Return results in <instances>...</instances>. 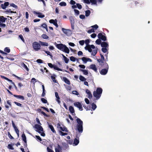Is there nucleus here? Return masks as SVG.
Returning <instances> with one entry per match:
<instances>
[{
    "label": "nucleus",
    "mask_w": 152,
    "mask_h": 152,
    "mask_svg": "<svg viewBox=\"0 0 152 152\" xmlns=\"http://www.w3.org/2000/svg\"><path fill=\"white\" fill-rule=\"evenodd\" d=\"M54 45H55L56 46L58 49L67 53L68 54L69 53V49L65 45L61 43L57 44L56 42L54 43Z\"/></svg>",
    "instance_id": "nucleus-1"
},
{
    "label": "nucleus",
    "mask_w": 152,
    "mask_h": 152,
    "mask_svg": "<svg viewBox=\"0 0 152 152\" xmlns=\"http://www.w3.org/2000/svg\"><path fill=\"white\" fill-rule=\"evenodd\" d=\"M54 45H55L56 46L58 49L67 53L68 54L69 53V49L65 45L61 43L57 44L56 42L54 43Z\"/></svg>",
    "instance_id": "nucleus-2"
},
{
    "label": "nucleus",
    "mask_w": 152,
    "mask_h": 152,
    "mask_svg": "<svg viewBox=\"0 0 152 152\" xmlns=\"http://www.w3.org/2000/svg\"><path fill=\"white\" fill-rule=\"evenodd\" d=\"M102 67L104 69H102L99 71L100 73L102 75H105L107 74L109 69V66L106 63L103 64L102 65Z\"/></svg>",
    "instance_id": "nucleus-3"
},
{
    "label": "nucleus",
    "mask_w": 152,
    "mask_h": 152,
    "mask_svg": "<svg viewBox=\"0 0 152 152\" xmlns=\"http://www.w3.org/2000/svg\"><path fill=\"white\" fill-rule=\"evenodd\" d=\"M102 89L100 88H97L96 90V100L99 99L100 97L102 92Z\"/></svg>",
    "instance_id": "nucleus-4"
},
{
    "label": "nucleus",
    "mask_w": 152,
    "mask_h": 152,
    "mask_svg": "<svg viewBox=\"0 0 152 152\" xmlns=\"http://www.w3.org/2000/svg\"><path fill=\"white\" fill-rule=\"evenodd\" d=\"M34 128L37 129L36 130V131L39 133H41V131L42 132L44 131L41 125L36 124L34 126Z\"/></svg>",
    "instance_id": "nucleus-5"
},
{
    "label": "nucleus",
    "mask_w": 152,
    "mask_h": 152,
    "mask_svg": "<svg viewBox=\"0 0 152 152\" xmlns=\"http://www.w3.org/2000/svg\"><path fill=\"white\" fill-rule=\"evenodd\" d=\"M34 49L35 51H38L40 49L41 46L40 44L38 42H35L33 43L32 44Z\"/></svg>",
    "instance_id": "nucleus-6"
},
{
    "label": "nucleus",
    "mask_w": 152,
    "mask_h": 152,
    "mask_svg": "<svg viewBox=\"0 0 152 152\" xmlns=\"http://www.w3.org/2000/svg\"><path fill=\"white\" fill-rule=\"evenodd\" d=\"M74 105L78 108L80 110H82L83 108L81 104L79 102H75L74 103Z\"/></svg>",
    "instance_id": "nucleus-7"
},
{
    "label": "nucleus",
    "mask_w": 152,
    "mask_h": 152,
    "mask_svg": "<svg viewBox=\"0 0 152 152\" xmlns=\"http://www.w3.org/2000/svg\"><path fill=\"white\" fill-rule=\"evenodd\" d=\"M98 38L101 39L102 40L105 41L106 40V38L105 36L103 35L101 33H99L97 35Z\"/></svg>",
    "instance_id": "nucleus-8"
},
{
    "label": "nucleus",
    "mask_w": 152,
    "mask_h": 152,
    "mask_svg": "<svg viewBox=\"0 0 152 152\" xmlns=\"http://www.w3.org/2000/svg\"><path fill=\"white\" fill-rule=\"evenodd\" d=\"M49 22L50 23H53L57 28L58 27V25L57 23V20L56 19H51L49 20Z\"/></svg>",
    "instance_id": "nucleus-9"
},
{
    "label": "nucleus",
    "mask_w": 152,
    "mask_h": 152,
    "mask_svg": "<svg viewBox=\"0 0 152 152\" xmlns=\"http://www.w3.org/2000/svg\"><path fill=\"white\" fill-rule=\"evenodd\" d=\"M77 128L78 132L81 133L83 131V125H77Z\"/></svg>",
    "instance_id": "nucleus-10"
},
{
    "label": "nucleus",
    "mask_w": 152,
    "mask_h": 152,
    "mask_svg": "<svg viewBox=\"0 0 152 152\" xmlns=\"http://www.w3.org/2000/svg\"><path fill=\"white\" fill-rule=\"evenodd\" d=\"M9 3L8 2H6L4 4H1V7L3 9L5 10L9 6Z\"/></svg>",
    "instance_id": "nucleus-11"
},
{
    "label": "nucleus",
    "mask_w": 152,
    "mask_h": 152,
    "mask_svg": "<svg viewBox=\"0 0 152 152\" xmlns=\"http://www.w3.org/2000/svg\"><path fill=\"white\" fill-rule=\"evenodd\" d=\"M108 48H102V50L104 53L107 52V54L105 55V56L106 57L107 59V54H108Z\"/></svg>",
    "instance_id": "nucleus-12"
},
{
    "label": "nucleus",
    "mask_w": 152,
    "mask_h": 152,
    "mask_svg": "<svg viewBox=\"0 0 152 152\" xmlns=\"http://www.w3.org/2000/svg\"><path fill=\"white\" fill-rule=\"evenodd\" d=\"M53 69L55 70H57L58 71H63L64 72H67L69 73V71H67L66 70H62L60 68H59L57 67V66L56 65H54L53 67Z\"/></svg>",
    "instance_id": "nucleus-13"
},
{
    "label": "nucleus",
    "mask_w": 152,
    "mask_h": 152,
    "mask_svg": "<svg viewBox=\"0 0 152 152\" xmlns=\"http://www.w3.org/2000/svg\"><path fill=\"white\" fill-rule=\"evenodd\" d=\"M79 137L75 138L74 140L73 143V146H76L77 145L79 142Z\"/></svg>",
    "instance_id": "nucleus-14"
},
{
    "label": "nucleus",
    "mask_w": 152,
    "mask_h": 152,
    "mask_svg": "<svg viewBox=\"0 0 152 152\" xmlns=\"http://www.w3.org/2000/svg\"><path fill=\"white\" fill-rule=\"evenodd\" d=\"M55 152H62V148L58 144L57 147L55 148Z\"/></svg>",
    "instance_id": "nucleus-15"
},
{
    "label": "nucleus",
    "mask_w": 152,
    "mask_h": 152,
    "mask_svg": "<svg viewBox=\"0 0 152 152\" xmlns=\"http://www.w3.org/2000/svg\"><path fill=\"white\" fill-rule=\"evenodd\" d=\"M82 61L84 63H86L87 61H89L90 62L92 61V60L89 58H87L85 57H83L81 58Z\"/></svg>",
    "instance_id": "nucleus-16"
},
{
    "label": "nucleus",
    "mask_w": 152,
    "mask_h": 152,
    "mask_svg": "<svg viewBox=\"0 0 152 152\" xmlns=\"http://www.w3.org/2000/svg\"><path fill=\"white\" fill-rule=\"evenodd\" d=\"M13 96L17 99H20L23 101L25 99L24 97L21 95H17L16 94H14Z\"/></svg>",
    "instance_id": "nucleus-17"
},
{
    "label": "nucleus",
    "mask_w": 152,
    "mask_h": 152,
    "mask_svg": "<svg viewBox=\"0 0 152 152\" xmlns=\"http://www.w3.org/2000/svg\"><path fill=\"white\" fill-rule=\"evenodd\" d=\"M69 110L72 115H75V111L73 107L72 106H70L69 107Z\"/></svg>",
    "instance_id": "nucleus-18"
},
{
    "label": "nucleus",
    "mask_w": 152,
    "mask_h": 152,
    "mask_svg": "<svg viewBox=\"0 0 152 152\" xmlns=\"http://www.w3.org/2000/svg\"><path fill=\"white\" fill-rule=\"evenodd\" d=\"M101 46L102 48H108L109 45L108 43L106 42H102L101 44Z\"/></svg>",
    "instance_id": "nucleus-19"
},
{
    "label": "nucleus",
    "mask_w": 152,
    "mask_h": 152,
    "mask_svg": "<svg viewBox=\"0 0 152 152\" xmlns=\"http://www.w3.org/2000/svg\"><path fill=\"white\" fill-rule=\"evenodd\" d=\"M86 92L88 95V97L89 99H91L92 97V95L90 91L88 89H87L86 90Z\"/></svg>",
    "instance_id": "nucleus-20"
},
{
    "label": "nucleus",
    "mask_w": 152,
    "mask_h": 152,
    "mask_svg": "<svg viewBox=\"0 0 152 152\" xmlns=\"http://www.w3.org/2000/svg\"><path fill=\"white\" fill-rule=\"evenodd\" d=\"M63 80L67 84L69 85L70 84V81L66 77H63Z\"/></svg>",
    "instance_id": "nucleus-21"
},
{
    "label": "nucleus",
    "mask_w": 152,
    "mask_h": 152,
    "mask_svg": "<svg viewBox=\"0 0 152 152\" xmlns=\"http://www.w3.org/2000/svg\"><path fill=\"white\" fill-rule=\"evenodd\" d=\"M7 19V18H5L3 16L0 15V22L5 23Z\"/></svg>",
    "instance_id": "nucleus-22"
},
{
    "label": "nucleus",
    "mask_w": 152,
    "mask_h": 152,
    "mask_svg": "<svg viewBox=\"0 0 152 152\" xmlns=\"http://www.w3.org/2000/svg\"><path fill=\"white\" fill-rule=\"evenodd\" d=\"M7 103L9 105V106L7 105H5V107L8 109L9 108V107H12V105L11 104V100H8L7 101Z\"/></svg>",
    "instance_id": "nucleus-23"
},
{
    "label": "nucleus",
    "mask_w": 152,
    "mask_h": 152,
    "mask_svg": "<svg viewBox=\"0 0 152 152\" xmlns=\"http://www.w3.org/2000/svg\"><path fill=\"white\" fill-rule=\"evenodd\" d=\"M48 127L50 129L51 131L53 132L55 134H56V132L55 129H54L53 126L52 125L49 124Z\"/></svg>",
    "instance_id": "nucleus-24"
},
{
    "label": "nucleus",
    "mask_w": 152,
    "mask_h": 152,
    "mask_svg": "<svg viewBox=\"0 0 152 152\" xmlns=\"http://www.w3.org/2000/svg\"><path fill=\"white\" fill-rule=\"evenodd\" d=\"M55 96L56 98V101L58 102V103L59 104L61 102L59 100L60 98L59 96L58 92H55Z\"/></svg>",
    "instance_id": "nucleus-25"
},
{
    "label": "nucleus",
    "mask_w": 152,
    "mask_h": 152,
    "mask_svg": "<svg viewBox=\"0 0 152 152\" xmlns=\"http://www.w3.org/2000/svg\"><path fill=\"white\" fill-rule=\"evenodd\" d=\"M56 75L55 74H53V75H51V79L52 80L53 82L55 83H57L58 82L57 81L56 79Z\"/></svg>",
    "instance_id": "nucleus-26"
},
{
    "label": "nucleus",
    "mask_w": 152,
    "mask_h": 152,
    "mask_svg": "<svg viewBox=\"0 0 152 152\" xmlns=\"http://www.w3.org/2000/svg\"><path fill=\"white\" fill-rule=\"evenodd\" d=\"M76 121L77 123V125H83V122L80 120V119L78 118H77L76 119Z\"/></svg>",
    "instance_id": "nucleus-27"
},
{
    "label": "nucleus",
    "mask_w": 152,
    "mask_h": 152,
    "mask_svg": "<svg viewBox=\"0 0 152 152\" xmlns=\"http://www.w3.org/2000/svg\"><path fill=\"white\" fill-rule=\"evenodd\" d=\"M5 13L7 14L12 13H16V12H14L11 11L10 9H8L6 10L5 11Z\"/></svg>",
    "instance_id": "nucleus-28"
},
{
    "label": "nucleus",
    "mask_w": 152,
    "mask_h": 152,
    "mask_svg": "<svg viewBox=\"0 0 152 152\" xmlns=\"http://www.w3.org/2000/svg\"><path fill=\"white\" fill-rule=\"evenodd\" d=\"M91 27L93 28L88 30L87 32L89 34L94 32V28H95V25L91 26Z\"/></svg>",
    "instance_id": "nucleus-29"
},
{
    "label": "nucleus",
    "mask_w": 152,
    "mask_h": 152,
    "mask_svg": "<svg viewBox=\"0 0 152 152\" xmlns=\"http://www.w3.org/2000/svg\"><path fill=\"white\" fill-rule=\"evenodd\" d=\"M69 19L71 24H72L75 23V20L73 17L72 16H70L69 17Z\"/></svg>",
    "instance_id": "nucleus-30"
},
{
    "label": "nucleus",
    "mask_w": 152,
    "mask_h": 152,
    "mask_svg": "<svg viewBox=\"0 0 152 152\" xmlns=\"http://www.w3.org/2000/svg\"><path fill=\"white\" fill-rule=\"evenodd\" d=\"M21 137L22 138V139L23 141L24 142H26V137L25 134L23 133L21 135Z\"/></svg>",
    "instance_id": "nucleus-31"
},
{
    "label": "nucleus",
    "mask_w": 152,
    "mask_h": 152,
    "mask_svg": "<svg viewBox=\"0 0 152 152\" xmlns=\"http://www.w3.org/2000/svg\"><path fill=\"white\" fill-rule=\"evenodd\" d=\"M85 49L86 50H88L90 52H91L92 51V49L90 47V45H88L85 47Z\"/></svg>",
    "instance_id": "nucleus-32"
},
{
    "label": "nucleus",
    "mask_w": 152,
    "mask_h": 152,
    "mask_svg": "<svg viewBox=\"0 0 152 152\" xmlns=\"http://www.w3.org/2000/svg\"><path fill=\"white\" fill-rule=\"evenodd\" d=\"M61 130L63 132H68V130H67V128L65 126H64L63 127H60Z\"/></svg>",
    "instance_id": "nucleus-33"
},
{
    "label": "nucleus",
    "mask_w": 152,
    "mask_h": 152,
    "mask_svg": "<svg viewBox=\"0 0 152 152\" xmlns=\"http://www.w3.org/2000/svg\"><path fill=\"white\" fill-rule=\"evenodd\" d=\"M14 145V144H13L12 145L11 144H8L7 146L8 148L10 149L13 150L14 148H13L12 145Z\"/></svg>",
    "instance_id": "nucleus-34"
},
{
    "label": "nucleus",
    "mask_w": 152,
    "mask_h": 152,
    "mask_svg": "<svg viewBox=\"0 0 152 152\" xmlns=\"http://www.w3.org/2000/svg\"><path fill=\"white\" fill-rule=\"evenodd\" d=\"M62 30L64 33L66 34H67L68 32L69 31V30L68 29H66L64 28H62Z\"/></svg>",
    "instance_id": "nucleus-35"
},
{
    "label": "nucleus",
    "mask_w": 152,
    "mask_h": 152,
    "mask_svg": "<svg viewBox=\"0 0 152 152\" xmlns=\"http://www.w3.org/2000/svg\"><path fill=\"white\" fill-rule=\"evenodd\" d=\"M40 43L42 46H48L49 45L48 43L47 42L40 41Z\"/></svg>",
    "instance_id": "nucleus-36"
},
{
    "label": "nucleus",
    "mask_w": 152,
    "mask_h": 152,
    "mask_svg": "<svg viewBox=\"0 0 152 152\" xmlns=\"http://www.w3.org/2000/svg\"><path fill=\"white\" fill-rule=\"evenodd\" d=\"M41 100L42 103H47L48 105L49 104L48 102V101H47V100L46 99H45L42 98L41 99Z\"/></svg>",
    "instance_id": "nucleus-37"
},
{
    "label": "nucleus",
    "mask_w": 152,
    "mask_h": 152,
    "mask_svg": "<svg viewBox=\"0 0 152 152\" xmlns=\"http://www.w3.org/2000/svg\"><path fill=\"white\" fill-rule=\"evenodd\" d=\"M91 13L90 10H88L85 11V15L86 17H88L89 15Z\"/></svg>",
    "instance_id": "nucleus-38"
},
{
    "label": "nucleus",
    "mask_w": 152,
    "mask_h": 152,
    "mask_svg": "<svg viewBox=\"0 0 152 152\" xmlns=\"http://www.w3.org/2000/svg\"><path fill=\"white\" fill-rule=\"evenodd\" d=\"M44 39H48L49 38V37L46 34H43L41 36Z\"/></svg>",
    "instance_id": "nucleus-39"
},
{
    "label": "nucleus",
    "mask_w": 152,
    "mask_h": 152,
    "mask_svg": "<svg viewBox=\"0 0 152 152\" xmlns=\"http://www.w3.org/2000/svg\"><path fill=\"white\" fill-rule=\"evenodd\" d=\"M4 50L5 52L7 53H9L10 51V49L8 47H6L5 48Z\"/></svg>",
    "instance_id": "nucleus-40"
},
{
    "label": "nucleus",
    "mask_w": 152,
    "mask_h": 152,
    "mask_svg": "<svg viewBox=\"0 0 152 152\" xmlns=\"http://www.w3.org/2000/svg\"><path fill=\"white\" fill-rule=\"evenodd\" d=\"M79 79L81 81H85L86 80V79L84 77L81 75L80 76Z\"/></svg>",
    "instance_id": "nucleus-41"
},
{
    "label": "nucleus",
    "mask_w": 152,
    "mask_h": 152,
    "mask_svg": "<svg viewBox=\"0 0 152 152\" xmlns=\"http://www.w3.org/2000/svg\"><path fill=\"white\" fill-rule=\"evenodd\" d=\"M59 4L61 6H65L66 5V3L64 1L60 2Z\"/></svg>",
    "instance_id": "nucleus-42"
},
{
    "label": "nucleus",
    "mask_w": 152,
    "mask_h": 152,
    "mask_svg": "<svg viewBox=\"0 0 152 152\" xmlns=\"http://www.w3.org/2000/svg\"><path fill=\"white\" fill-rule=\"evenodd\" d=\"M8 135L9 138L11 140H13L14 139V138L11 135L9 132H8Z\"/></svg>",
    "instance_id": "nucleus-43"
},
{
    "label": "nucleus",
    "mask_w": 152,
    "mask_h": 152,
    "mask_svg": "<svg viewBox=\"0 0 152 152\" xmlns=\"http://www.w3.org/2000/svg\"><path fill=\"white\" fill-rule=\"evenodd\" d=\"M39 15H38V17L40 18H43L45 17V16L44 15L42 14L40 12L38 13Z\"/></svg>",
    "instance_id": "nucleus-44"
},
{
    "label": "nucleus",
    "mask_w": 152,
    "mask_h": 152,
    "mask_svg": "<svg viewBox=\"0 0 152 152\" xmlns=\"http://www.w3.org/2000/svg\"><path fill=\"white\" fill-rule=\"evenodd\" d=\"M81 71L83 72L84 74L85 75H87L88 74V71L86 69H82Z\"/></svg>",
    "instance_id": "nucleus-45"
},
{
    "label": "nucleus",
    "mask_w": 152,
    "mask_h": 152,
    "mask_svg": "<svg viewBox=\"0 0 152 152\" xmlns=\"http://www.w3.org/2000/svg\"><path fill=\"white\" fill-rule=\"evenodd\" d=\"M14 103L15 104H16L17 106H19L20 107H22V104L19 103H18V102H14Z\"/></svg>",
    "instance_id": "nucleus-46"
},
{
    "label": "nucleus",
    "mask_w": 152,
    "mask_h": 152,
    "mask_svg": "<svg viewBox=\"0 0 152 152\" xmlns=\"http://www.w3.org/2000/svg\"><path fill=\"white\" fill-rule=\"evenodd\" d=\"M70 60L73 62L75 61L76 60V58L75 57L71 56L70 58Z\"/></svg>",
    "instance_id": "nucleus-47"
},
{
    "label": "nucleus",
    "mask_w": 152,
    "mask_h": 152,
    "mask_svg": "<svg viewBox=\"0 0 152 152\" xmlns=\"http://www.w3.org/2000/svg\"><path fill=\"white\" fill-rule=\"evenodd\" d=\"M72 94H75L76 95L78 96L79 95V93L77 91L75 90L73 91L72 92Z\"/></svg>",
    "instance_id": "nucleus-48"
},
{
    "label": "nucleus",
    "mask_w": 152,
    "mask_h": 152,
    "mask_svg": "<svg viewBox=\"0 0 152 152\" xmlns=\"http://www.w3.org/2000/svg\"><path fill=\"white\" fill-rule=\"evenodd\" d=\"M90 69H92L95 71V64H93L91 65L90 66Z\"/></svg>",
    "instance_id": "nucleus-49"
},
{
    "label": "nucleus",
    "mask_w": 152,
    "mask_h": 152,
    "mask_svg": "<svg viewBox=\"0 0 152 152\" xmlns=\"http://www.w3.org/2000/svg\"><path fill=\"white\" fill-rule=\"evenodd\" d=\"M101 41L100 39H97L96 40V43L98 45H100V44H101Z\"/></svg>",
    "instance_id": "nucleus-50"
},
{
    "label": "nucleus",
    "mask_w": 152,
    "mask_h": 152,
    "mask_svg": "<svg viewBox=\"0 0 152 152\" xmlns=\"http://www.w3.org/2000/svg\"><path fill=\"white\" fill-rule=\"evenodd\" d=\"M23 68L25 69L27 71H28L29 70V69L27 67V66L25 64H24L23 63Z\"/></svg>",
    "instance_id": "nucleus-51"
},
{
    "label": "nucleus",
    "mask_w": 152,
    "mask_h": 152,
    "mask_svg": "<svg viewBox=\"0 0 152 152\" xmlns=\"http://www.w3.org/2000/svg\"><path fill=\"white\" fill-rule=\"evenodd\" d=\"M3 23L0 22V27L1 28H4L6 26L5 24Z\"/></svg>",
    "instance_id": "nucleus-52"
},
{
    "label": "nucleus",
    "mask_w": 152,
    "mask_h": 152,
    "mask_svg": "<svg viewBox=\"0 0 152 152\" xmlns=\"http://www.w3.org/2000/svg\"><path fill=\"white\" fill-rule=\"evenodd\" d=\"M19 38H20L21 40L22 41L25 43V40L23 36L22 35H20L19 36Z\"/></svg>",
    "instance_id": "nucleus-53"
},
{
    "label": "nucleus",
    "mask_w": 152,
    "mask_h": 152,
    "mask_svg": "<svg viewBox=\"0 0 152 152\" xmlns=\"http://www.w3.org/2000/svg\"><path fill=\"white\" fill-rule=\"evenodd\" d=\"M36 80L34 78H32L31 79V82L32 83L34 84H35V83L36 82Z\"/></svg>",
    "instance_id": "nucleus-54"
},
{
    "label": "nucleus",
    "mask_w": 152,
    "mask_h": 152,
    "mask_svg": "<svg viewBox=\"0 0 152 152\" xmlns=\"http://www.w3.org/2000/svg\"><path fill=\"white\" fill-rule=\"evenodd\" d=\"M77 7L79 9H81L82 8V5L79 3L76 4Z\"/></svg>",
    "instance_id": "nucleus-55"
},
{
    "label": "nucleus",
    "mask_w": 152,
    "mask_h": 152,
    "mask_svg": "<svg viewBox=\"0 0 152 152\" xmlns=\"http://www.w3.org/2000/svg\"><path fill=\"white\" fill-rule=\"evenodd\" d=\"M10 5L12 7L14 8H15L16 9L18 8V6L14 3H12L11 4H10Z\"/></svg>",
    "instance_id": "nucleus-56"
},
{
    "label": "nucleus",
    "mask_w": 152,
    "mask_h": 152,
    "mask_svg": "<svg viewBox=\"0 0 152 152\" xmlns=\"http://www.w3.org/2000/svg\"><path fill=\"white\" fill-rule=\"evenodd\" d=\"M64 60L66 63H67L69 61V59L67 57L64 58Z\"/></svg>",
    "instance_id": "nucleus-57"
},
{
    "label": "nucleus",
    "mask_w": 152,
    "mask_h": 152,
    "mask_svg": "<svg viewBox=\"0 0 152 152\" xmlns=\"http://www.w3.org/2000/svg\"><path fill=\"white\" fill-rule=\"evenodd\" d=\"M97 61L101 65L103 63V60L102 59H97Z\"/></svg>",
    "instance_id": "nucleus-58"
},
{
    "label": "nucleus",
    "mask_w": 152,
    "mask_h": 152,
    "mask_svg": "<svg viewBox=\"0 0 152 152\" xmlns=\"http://www.w3.org/2000/svg\"><path fill=\"white\" fill-rule=\"evenodd\" d=\"M60 134L61 136H64V135H66L67 134V133H64V132H62L61 131H60Z\"/></svg>",
    "instance_id": "nucleus-59"
},
{
    "label": "nucleus",
    "mask_w": 152,
    "mask_h": 152,
    "mask_svg": "<svg viewBox=\"0 0 152 152\" xmlns=\"http://www.w3.org/2000/svg\"><path fill=\"white\" fill-rule=\"evenodd\" d=\"M48 65L49 67L51 68H53L54 66V65H53L51 63H48Z\"/></svg>",
    "instance_id": "nucleus-60"
},
{
    "label": "nucleus",
    "mask_w": 152,
    "mask_h": 152,
    "mask_svg": "<svg viewBox=\"0 0 152 152\" xmlns=\"http://www.w3.org/2000/svg\"><path fill=\"white\" fill-rule=\"evenodd\" d=\"M83 2L88 4H90V1L89 0H83Z\"/></svg>",
    "instance_id": "nucleus-61"
},
{
    "label": "nucleus",
    "mask_w": 152,
    "mask_h": 152,
    "mask_svg": "<svg viewBox=\"0 0 152 152\" xmlns=\"http://www.w3.org/2000/svg\"><path fill=\"white\" fill-rule=\"evenodd\" d=\"M41 113L44 116L46 117H49V116L48 115L46 114L43 111H41Z\"/></svg>",
    "instance_id": "nucleus-62"
},
{
    "label": "nucleus",
    "mask_w": 152,
    "mask_h": 152,
    "mask_svg": "<svg viewBox=\"0 0 152 152\" xmlns=\"http://www.w3.org/2000/svg\"><path fill=\"white\" fill-rule=\"evenodd\" d=\"M36 61L39 63H43V61L40 59H38Z\"/></svg>",
    "instance_id": "nucleus-63"
},
{
    "label": "nucleus",
    "mask_w": 152,
    "mask_h": 152,
    "mask_svg": "<svg viewBox=\"0 0 152 152\" xmlns=\"http://www.w3.org/2000/svg\"><path fill=\"white\" fill-rule=\"evenodd\" d=\"M47 150L48 152H54L50 148L48 147H47Z\"/></svg>",
    "instance_id": "nucleus-64"
}]
</instances>
